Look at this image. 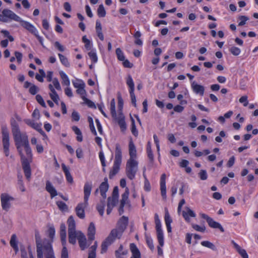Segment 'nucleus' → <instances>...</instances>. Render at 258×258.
I'll use <instances>...</instances> for the list:
<instances>
[{"label":"nucleus","mask_w":258,"mask_h":258,"mask_svg":"<svg viewBox=\"0 0 258 258\" xmlns=\"http://www.w3.org/2000/svg\"><path fill=\"white\" fill-rule=\"evenodd\" d=\"M12 133L16 149L21 158L22 168L27 180L31 176L30 163L32 162V154L30 147L28 137L26 133H22L17 122L11 119Z\"/></svg>","instance_id":"1"},{"label":"nucleus","mask_w":258,"mask_h":258,"mask_svg":"<svg viewBox=\"0 0 258 258\" xmlns=\"http://www.w3.org/2000/svg\"><path fill=\"white\" fill-rule=\"evenodd\" d=\"M8 19L20 22L21 25L31 34H33L38 40L40 43L43 45V38L38 35L37 29L32 24L29 22L22 20L19 16L11 10L4 9L2 11V14H0V21L5 23L8 22Z\"/></svg>","instance_id":"2"},{"label":"nucleus","mask_w":258,"mask_h":258,"mask_svg":"<svg viewBox=\"0 0 258 258\" xmlns=\"http://www.w3.org/2000/svg\"><path fill=\"white\" fill-rule=\"evenodd\" d=\"M92 189L91 182H86L84 186V203L78 204L75 208L77 216L80 219H84L85 217V208L88 205V200Z\"/></svg>","instance_id":"3"},{"label":"nucleus","mask_w":258,"mask_h":258,"mask_svg":"<svg viewBox=\"0 0 258 258\" xmlns=\"http://www.w3.org/2000/svg\"><path fill=\"white\" fill-rule=\"evenodd\" d=\"M122 234V232L115 228L112 229L108 236L101 243V253H105L108 249V247L113 243L116 239H120Z\"/></svg>","instance_id":"4"},{"label":"nucleus","mask_w":258,"mask_h":258,"mask_svg":"<svg viewBox=\"0 0 258 258\" xmlns=\"http://www.w3.org/2000/svg\"><path fill=\"white\" fill-rule=\"evenodd\" d=\"M122 153L121 149L119 144L115 145V159L112 169L110 171L109 177L112 178L119 171L121 163Z\"/></svg>","instance_id":"5"},{"label":"nucleus","mask_w":258,"mask_h":258,"mask_svg":"<svg viewBox=\"0 0 258 258\" xmlns=\"http://www.w3.org/2000/svg\"><path fill=\"white\" fill-rule=\"evenodd\" d=\"M110 113L112 118L117 121L120 126L121 131L123 132L126 129V124L125 121V117L122 112H119L118 116H117L115 110V101L114 99H112L110 102Z\"/></svg>","instance_id":"6"},{"label":"nucleus","mask_w":258,"mask_h":258,"mask_svg":"<svg viewBox=\"0 0 258 258\" xmlns=\"http://www.w3.org/2000/svg\"><path fill=\"white\" fill-rule=\"evenodd\" d=\"M1 131L4 152L6 156L8 157L10 154L9 148L10 144L9 131L7 124H2Z\"/></svg>","instance_id":"7"},{"label":"nucleus","mask_w":258,"mask_h":258,"mask_svg":"<svg viewBox=\"0 0 258 258\" xmlns=\"http://www.w3.org/2000/svg\"><path fill=\"white\" fill-rule=\"evenodd\" d=\"M138 162L136 160H128L126 164L125 172L127 177L131 180L135 178L138 170Z\"/></svg>","instance_id":"8"},{"label":"nucleus","mask_w":258,"mask_h":258,"mask_svg":"<svg viewBox=\"0 0 258 258\" xmlns=\"http://www.w3.org/2000/svg\"><path fill=\"white\" fill-rule=\"evenodd\" d=\"M14 199L8 194L3 193L1 195L2 207L4 210L8 211L10 208V201H13Z\"/></svg>","instance_id":"9"},{"label":"nucleus","mask_w":258,"mask_h":258,"mask_svg":"<svg viewBox=\"0 0 258 258\" xmlns=\"http://www.w3.org/2000/svg\"><path fill=\"white\" fill-rule=\"evenodd\" d=\"M128 223V217L123 216L117 221L115 228L123 233L127 227Z\"/></svg>","instance_id":"10"},{"label":"nucleus","mask_w":258,"mask_h":258,"mask_svg":"<svg viewBox=\"0 0 258 258\" xmlns=\"http://www.w3.org/2000/svg\"><path fill=\"white\" fill-rule=\"evenodd\" d=\"M25 122L29 126L38 131L42 136L45 138H47V135L45 132L42 130L41 124L35 123L33 120L30 119H25Z\"/></svg>","instance_id":"11"},{"label":"nucleus","mask_w":258,"mask_h":258,"mask_svg":"<svg viewBox=\"0 0 258 258\" xmlns=\"http://www.w3.org/2000/svg\"><path fill=\"white\" fill-rule=\"evenodd\" d=\"M129 195V189L126 187L124 192L121 195V200H120V206L118 209L119 215H122L124 212V207L126 201L127 200Z\"/></svg>","instance_id":"12"},{"label":"nucleus","mask_w":258,"mask_h":258,"mask_svg":"<svg viewBox=\"0 0 258 258\" xmlns=\"http://www.w3.org/2000/svg\"><path fill=\"white\" fill-rule=\"evenodd\" d=\"M166 174L163 173L160 177V190L161 195L163 199H166Z\"/></svg>","instance_id":"13"},{"label":"nucleus","mask_w":258,"mask_h":258,"mask_svg":"<svg viewBox=\"0 0 258 258\" xmlns=\"http://www.w3.org/2000/svg\"><path fill=\"white\" fill-rule=\"evenodd\" d=\"M77 238L81 250H83L87 248L89 245H87V239L86 236L82 232H78Z\"/></svg>","instance_id":"14"},{"label":"nucleus","mask_w":258,"mask_h":258,"mask_svg":"<svg viewBox=\"0 0 258 258\" xmlns=\"http://www.w3.org/2000/svg\"><path fill=\"white\" fill-rule=\"evenodd\" d=\"M107 181V178L106 177H105L104 179V181L100 184L99 187L100 194L102 197L103 199L106 198V192L107 191L109 188V184H108Z\"/></svg>","instance_id":"15"},{"label":"nucleus","mask_w":258,"mask_h":258,"mask_svg":"<svg viewBox=\"0 0 258 258\" xmlns=\"http://www.w3.org/2000/svg\"><path fill=\"white\" fill-rule=\"evenodd\" d=\"M95 232L96 229L95 225L93 222H91L88 229V241L90 243L89 245L95 239Z\"/></svg>","instance_id":"16"},{"label":"nucleus","mask_w":258,"mask_h":258,"mask_svg":"<svg viewBox=\"0 0 258 258\" xmlns=\"http://www.w3.org/2000/svg\"><path fill=\"white\" fill-rule=\"evenodd\" d=\"M44 243L45 255L46 258H55L52 245L47 241Z\"/></svg>","instance_id":"17"},{"label":"nucleus","mask_w":258,"mask_h":258,"mask_svg":"<svg viewBox=\"0 0 258 258\" xmlns=\"http://www.w3.org/2000/svg\"><path fill=\"white\" fill-rule=\"evenodd\" d=\"M35 240L37 249H43V250L45 251L44 243L45 242V241H47V242H49L51 244V242L48 240L46 239H44L42 242L40 236L38 233H35Z\"/></svg>","instance_id":"18"},{"label":"nucleus","mask_w":258,"mask_h":258,"mask_svg":"<svg viewBox=\"0 0 258 258\" xmlns=\"http://www.w3.org/2000/svg\"><path fill=\"white\" fill-rule=\"evenodd\" d=\"M129 155L130 159L128 160H135L137 157V151L136 147L131 139L129 143Z\"/></svg>","instance_id":"19"},{"label":"nucleus","mask_w":258,"mask_h":258,"mask_svg":"<svg viewBox=\"0 0 258 258\" xmlns=\"http://www.w3.org/2000/svg\"><path fill=\"white\" fill-rule=\"evenodd\" d=\"M130 247L132 253L131 258H141V252L135 243H131Z\"/></svg>","instance_id":"20"},{"label":"nucleus","mask_w":258,"mask_h":258,"mask_svg":"<svg viewBox=\"0 0 258 258\" xmlns=\"http://www.w3.org/2000/svg\"><path fill=\"white\" fill-rule=\"evenodd\" d=\"M45 188L46 191L50 194L51 198H53L57 195V192L56 190L53 186L51 182L48 180H47L46 182Z\"/></svg>","instance_id":"21"},{"label":"nucleus","mask_w":258,"mask_h":258,"mask_svg":"<svg viewBox=\"0 0 258 258\" xmlns=\"http://www.w3.org/2000/svg\"><path fill=\"white\" fill-rule=\"evenodd\" d=\"M234 247L236 249L239 254L242 257V258H248V254L246 250L241 248V247L237 244L234 240L231 241Z\"/></svg>","instance_id":"22"},{"label":"nucleus","mask_w":258,"mask_h":258,"mask_svg":"<svg viewBox=\"0 0 258 258\" xmlns=\"http://www.w3.org/2000/svg\"><path fill=\"white\" fill-rule=\"evenodd\" d=\"M61 167L63 171L64 172L66 179L67 181L70 183H72L73 182V178L71 175V174L69 171V169L67 167L66 165L63 163L61 164Z\"/></svg>","instance_id":"23"},{"label":"nucleus","mask_w":258,"mask_h":258,"mask_svg":"<svg viewBox=\"0 0 258 258\" xmlns=\"http://www.w3.org/2000/svg\"><path fill=\"white\" fill-rule=\"evenodd\" d=\"M191 87L194 91L196 93L199 94L202 96L204 95V87L203 86L195 84V82H193L191 84Z\"/></svg>","instance_id":"24"},{"label":"nucleus","mask_w":258,"mask_h":258,"mask_svg":"<svg viewBox=\"0 0 258 258\" xmlns=\"http://www.w3.org/2000/svg\"><path fill=\"white\" fill-rule=\"evenodd\" d=\"M68 224V231H76V223L73 216H70L67 221Z\"/></svg>","instance_id":"25"},{"label":"nucleus","mask_w":258,"mask_h":258,"mask_svg":"<svg viewBox=\"0 0 258 258\" xmlns=\"http://www.w3.org/2000/svg\"><path fill=\"white\" fill-rule=\"evenodd\" d=\"M127 249L123 250V246L120 244L118 249L115 251V255L116 258H123L122 255L127 254Z\"/></svg>","instance_id":"26"},{"label":"nucleus","mask_w":258,"mask_h":258,"mask_svg":"<svg viewBox=\"0 0 258 258\" xmlns=\"http://www.w3.org/2000/svg\"><path fill=\"white\" fill-rule=\"evenodd\" d=\"M211 228L218 229L221 233L224 232L225 230L223 226L221 225L220 223L214 221L213 219L211 218Z\"/></svg>","instance_id":"27"},{"label":"nucleus","mask_w":258,"mask_h":258,"mask_svg":"<svg viewBox=\"0 0 258 258\" xmlns=\"http://www.w3.org/2000/svg\"><path fill=\"white\" fill-rule=\"evenodd\" d=\"M10 243L11 246L15 250V253L16 254L19 250V248L17 244V237L15 234H13L12 235Z\"/></svg>","instance_id":"28"},{"label":"nucleus","mask_w":258,"mask_h":258,"mask_svg":"<svg viewBox=\"0 0 258 258\" xmlns=\"http://www.w3.org/2000/svg\"><path fill=\"white\" fill-rule=\"evenodd\" d=\"M105 206V199H103L100 201V203L97 205L96 208L99 214L102 216L104 214V208Z\"/></svg>","instance_id":"29"},{"label":"nucleus","mask_w":258,"mask_h":258,"mask_svg":"<svg viewBox=\"0 0 258 258\" xmlns=\"http://www.w3.org/2000/svg\"><path fill=\"white\" fill-rule=\"evenodd\" d=\"M182 216L186 221H189V216L191 217H195L196 214L192 210L187 208L186 212L184 211L182 212Z\"/></svg>","instance_id":"30"},{"label":"nucleus","mask_w":258,"mask_h":258,"mask_svg":"<svg viewBox=\"0 0 258 258\" xmlns=\"http://www.w3.org/2000/svg\"><path fill=\"white\" fill-rule=\"evenodd\" d=\"M126 84L130 88V93L134 92L135 90V85L132 77L130 75H128L126 79Z\"/></svg>","instance_id":"31"},{"label":"nucleus","mask_w":258,"mask_h":258,"mask_svg":"<svg viewBox=\"0 0 258 258\" xmlns=\"http://www.w3.org/2000/svg\"><path fill=\"white\" fill-rule=\"evenodd\" d=\"M69 242L72 244H75L76 243L77 235L76 231H68Z\"/></svg>","instance_id":"32"},{"label":"nucleus","mask_w":258,"mask_h":258,"mask_svg":"<svg viewBox=\"0 0 258 258\" xmlns=\"http://www.w3.org/2000/svg\"><path fill=\"white\" fill-rule=\"evenodd\" d=\"M59 74L62 79V84L63 85L67 86H69L70 84V81L68 76L63 71H60Z\"/></svg>","instance_id":"33"},{"label":"nucleus","mask_w":258,"mask_h":258,"mask_svg":"<svg viewBox=\"0 0 258 258\" xmlns=\"http://www.w3.org/2000/svg\"><path fill=\"white\" fill-rule=\"evenodd\" d=\"M157 232V237L160 246H163L164 244V235L163 231H158Z\"/></svg>","instance_id":"34"},{"label":"nucleus","mask_w":258,"mask_h":258,"mask_svg":"<svg viewBox=\"0 0 258 258\" xmlns=\"http://www.w3.org/2000/svg\"><path fill=\"white\" fill-rule=\"evenodd\" d=\"M155 223L156 231L162 230L161 223L157 214H155Z\"/></svg>","instance_id":"35"},{"label":"nucleus","mask_w":258,"mask_h":258,"mask_svg":"<svg viewBox=\"0 0 258 258\" xmlns=\"http://www.w3.org/2000/svg\"><path fill=\"white\" fill-rule=\"evenodd\" d=\"M58 55L59 56V59L61 63L64 65L66 67H69L70 64L68 61V58L64 56L63 55L58 53Z\"/></svg>","instance_id":"36"},{"label":"nucleus","mask_w":258,"mask_h":258,"mask_svg":"<svg viewBox=\"0 0 258 258\" xmlns=\"http://www.w3.org/2000/svg\"><path fill=\"white\" fill-rule=\"evenodd\" d=\"M131 132L132 134L135 136L137 137L138 135V132L136 128L135 121L132 116H131Z\"/></svg>","instance_id":"37"},{"label":"nucleus","mask_w":258,"mask_h":258,"mask_svg":"<svg viewBox=\"0 0 258 258\" xmlns=\"http://www.w3.org/2000/svg\"><path fill=\"white\" fill-rule=\"evenodd\" d=\"M145 238L146 243L149 247V248L152 250L153 251L154 250V245L153 244V241L152 238L147 235L145 234Z\"/></svg>","instance_id":"38"},{"label":"nucleus","mask_w":258,"mask_h":258,"mask_svg":"<svg viewBox=\"0 0 258 258\" xmlns=\"http://www.w3.org/2000/svg\"><path fill=\"white\" fill-rule=\"evenodd\" d=\"M115 53L117 57V59L120 61L124 60L125 56L124 55L123 52L121 50L120 48H117L116 49Z\"/></svg>","instance_id":"39"},{"label":"nucleus","mask_w":258,"mask_h":258,"mask_svg":"<svg viewBox=\"0 0 258 258\" xmlns=\"http://www.w3.org/2000/svg\"><path fill=\"white\" fill-rule=\"evenodd\" d=\"M97 15L99 17H104L106 15V11L102 4L99 5L97 9Z\"/></svg>","instance_id":"40"},{"label":"nucleus","mask_w":258,"mask_h":258,"mask_svg":"<svg viewBox=\"0 0 258 258\" xmlns=\"http://www.w3.org/2000/svg\"><path fill=\"white\" fill-rule=\"evenodd\" d=\"M164 218L166 225H171V223L172 222V219L170 217V215L166 208L165 209V214Z\"/></svg>","instance_id":"41"},{"label":"nucleus","mask_w":258,"mask_h":258,"mask_svg":"<svg viewBox=\"0 0 258 258\" xmlns=\"http://www.w3.org/2000/svg\"><path fill=\"white\" fill-rule=\"evenodd\" d=\"M117 99H118V108L119 112H122L123 105V101L121 96V95L119 93L117 94Z\"/></svg>","instance_id":"42"},{"label":"nucleus","mask_w":258,"mask_h":258,"mask_svg":"<svg viewBox=\"0 0 258 258\" xmlns=\"http://www.w3.org/2000/svg\"><path fill=\"white\" fill-rule=\"evenodd\" d=\"M56 204L60 210L64 211L68 210V206L65 203L62 201H57Z\"/></svg>","instance_id":"43"},{"label":"nucleus","mask_w":258,"mask_h":258,"mask_svg":"<svg viewBox=\"0 0 258 258\" xmlns=\"http://www.w3.org/2000/svg\"><path fill=\"white\" fill-rule=\"evenodd\" d=\"M118 199L113 197L112 198L109 197L107 199V205L114 207L118 201Z\"/></svg>","instance_id":"44"},{"label":"nucleus","mask_w":258,"mask_h":258,"mask_svg":"<svg viewBox=\"0 0 258 258\" xmlns=\"http://www.w3.org/2000/svg\"><path fill=\"white\" fill-rule=\"evenodd\" d=\"M82 98L89 107L92 108H96L95 103L91 100L87 98L85 96H82Z\"/></svg>","instance_id":"45"},{"label":"nucleus","mask_w":258,"mask_h":258,"mask_svg":"<svg viewBox=\"0 0 258 258\" xmlns=\"http://www.w3.org/2000/svg\"><path fill=\"white\" fill-rule=\"evenodd\" d=\"M49 96L51 98V99L54 101V102L58 105V100L59 99L58 95L57 94L56 92H55L54 93H49Z\"/></svg>","instance_id":"46"},{"label":"nucleus","mask_w":258,"mask_h":258,"mask_svg":"<svg viewBox=\"0 0 258 258\" xmlns=\"http://www.w3.org/2000/svg\"><path fill=\"white\" fill-rule=\"evenodd\" d=\"M77 81L78 82H72L75 88L78 89L80 88L85 87V84L82 80H77Z\"/></svg>","instance_id":"47"},{"label":"nucleus","mask_w":258,"mask_h":258,"mask_svg":"<svg viewBox=\"0 0 258 258\" xmlns=\"http://www.w3.org/2000/svg\"><path fill=\"white\" fill-rule=\"evenodd\" d=\"M88 55L93 63H96L98 60L96 53L94 51H91L88 53Z\"/></svg>","instance_id":"48"},{"label":"nucleus","mask_w":258,"mask_h":258,"mask_svg":"<svg viewBox=\"0 0 258 258\" xmlns=\"http://www.w3.org/2000/svg\"><path fill=\"white\" fill-rule=\"evenodd\" d=\"M229 51L233 55L235 56L238 55L241 52L240 49L235 46L231 47L230 48Z\"/></svg>","instance_id":"49"},{"label":"nucleus","mask_w":258,"mask_h":258,"mask_svg":"<svg viewBox=\"0 0 258 258\" xmlns=\"http://www.w3.org/2000/svg\"><path fill=\"white\" fill-rule=\"evenodd\" d=\"M36 99L37 101L38 102V103H39L42 107H43L44 108L46 107L45 103L43 98L42 97V96L40 95H39V94L37 95L36 96Z\"/></svg>","instance_id":"50"},{"label":"nucleus","mask_w":258,"mask_h":258,"mask_svg":"<svg viewBox=\"0 0 258 258\" xmlns=\"http://www.w3.org/2000/svg\"><path fill=\"white\" fill-rule=\"evenodd\" d=\"M38 91V87L34 84L32 85V86L30 87L29 90V93L33 95L36 94Z\"/></svg>","instance_id":"51"},{"label":"nucleus","mask_w":258,"mask_h":258,"mask_svg":"<svg viewBox=\"0 0 258 258\" xmlns=\"http://www.w3.org/2000/svg\"><path fill=\"white\" fill-rule=\"evenodd\" d=\"M239 20L240 21L238 23V26H241L245 24L246 22L249 20V18L245 16H240L239 17Z\"/></svg>","instance_id":"52"},{"label":"nucleus","mask_w":258,"mask_h":258,"mask_svg":"<svg viewBox=\"0 0 258 258\" xmlns=\"http://www.w3.org/2000/svg\"><path fill=\"white\" fill-rule=\"evenodd\" d=\"M72 118L73 121H78L80 119V115L78 112L74 110L72 113Z\"/></svg>","instance_id":"53"},{"label":"nucleus","mask_w":258,"mask_h":258,"mask_svg":"<svg viewBox=\"0 0 258 258\" xmlns=\"http://www.w3.org/2000/svg\"><path fill=\"white\" fill-rule=\"evenodd\" d=\"M199 176L200 179L203 180H206L208 177L207 172L205 170H201L199 173Z\"/></svg>","instance_id":"54"},{"label":"nucleus","mask_w":258,"mask_h":258,"mask_svg":"<svg viewBox=\"0 0 258 258\" xmlns=\"http://www.w3.org/2000/svg\"><path fill=\"white\" fill-rule=\"evenodd\" d=\"M61 258H69L68 251L66 246H63L61 251Z\"/></svg>","instance_id":"55"},{"label":"nucleus","mask_w":258,"mask_h":258,"mask_svg":"<svg viewBox=\"0 0 258 258\" xmlns=\"http://www.w3.org/2000/svg\"><path fill=\"white\" fill-rule=\"evenodd\" d=\"M226 136L225 133L222 131L219 133V136H217L215 138V141L218 143H221L222 142V137H225Z\"/></svg>","instance_id":"56"},{"label":"nucleus","mask_w":258,"mask_h":258,"mask_svg":"<svg viewBox=\"0 0 258 258\" xmlns=\"http://www.w3.org/2000/svg\"><path fill=\"white\" fill-rule=\"evenodd\" d=\"M144 189L146 191H150L151 190V185L149 181L147 178H145L144 181Z\"/></svg>","instance_id":"57"},{"label":"nucleus","mask_w":258,"mask_h":258,"mask_svg":"<svg viewBox=\"0 0 258 258\" xmlns=\"http://www.w3.org/2000/svg\"><path fill=\"white\" fill-rule=\"evenodd\" d=\"M52 83L56 89L57 90H61V88L59 81L57 78H54L52 80Z\"/></svg>","instance_id":"58"},{"label":"nucleus","mask_w":258,"mask_h":258,"mask_svg":"<svg viewBox=\"0 0 258 258\" xmlns=\"http://www.w3.org/2000/svg\"><path fill=\"white\" fill-rule=\"evenodd\" d=\"M99 157L101 161V165L102 167H104L106 166L104 154L102 152H100L99 153Z\"/></svg>","instance_id":"59"},{"label":"nucleus","mask_w":258,"mask_h":258,"mask_svg":"<svg viewBox=\"0 0 258 258\" xmlns=\"http://www.w3.org/2000/svg\"><path fill=\"white\" fill-rule=\"evenodd\" d=\"M49 238L52 239L55 235V229L53 227H50L48 230Z\"/></svg>","instance_id":"60"},{"label":"nucleus","mask_w":258,"mask_h":258,"mask_svg":"<svg viewBox=\"0 0 258 258\" xmlns=\"http://www.w3.org/2000/svg\"><path fill=\"white\" fill-rule=\"evenodd\" d=\"M15 58H16L17 62L20 64L21 63L22 59V53L18 52V51H15Z\"/></svg>","instance_id":"61"},{"label":"nucleus","mask_w":258,"mask_h":258,"mask_svg":"<svg viewBox=\"0 0 258 258\" xmlns=\"http://www.w3.org/2000/svg\"><path fill=\"white\" fill-rule=\"evenodd\" d=\"M235 160V157L234 156H231L229 158V159L227 163V166L228 167H231L232 166H233V165L234 164Z\"/></svg>","instance_id":"62"},{"label":"nucleus","mask_w":258,"mask_h":258,"mask_svg":"<svg viewBox=\"0 0 258 258\" xmlns=\"http://www.w3.org/2000/svg\"><path fill=\"white\" fill-rule=\"evenodd\" d=\"M21 258H28L27 255V252L24 247H21Z\"/></svg>","instance_id":"63"},{"label":"nucleus","mask_w":258,"mask_h":258,"mask_svg":"<svg viewBox=\"0 0 258 258\" xmlns=\"http://www.w3.org/2000/svg\"><path fill=\"white\" fill-rule=\"evenodd\" d=\"M96 250L89 249L88 258H96Z\"/></svg>","instance_id":"64"}]
</instances>
